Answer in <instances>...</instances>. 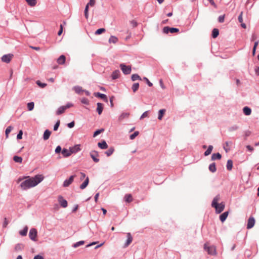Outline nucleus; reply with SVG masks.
I'll use <instances>...</instances> for the list:
<instances>
[{
    "label": "nucleus",
    "instance_id": "1",
    "mask_svg": "<svg viewBox=\"0 0 259 259\" xmlns=\"http://www.w3.org/2000/svg\"><path fill=\"white\" fill-rule=\"evenodd\" d=\"M26 178L25 177V178ZM27 178V180L22 182L20 184V187L23 190H26L36 186L44 179V176L41 175H37L33 177L29 178L28 177Z\"/></svg>",
    "mask_w": 259,
    "mask_h": 259
},
{
    "label": "nucleus",
    "instance_id": "2",
    "mask_svg": "<svg viewBox=\"0 0 259 259\" xmlns=\"http://www.w3.org/2000/svg\"><path fill=\"white\" fill-rule=\"evenodd\" d=\"M220 199V195H217L213 199L211 206L215 208V211L217 213H220L222 212L225 208V204L223 202L218 203V202Z\"/></svg>",
    "mask_w": 259,
    "mask_h": 259
},
{
    "label": "nucleus",
    "instance_id": "3",
    "mask_svg": "<svg viewBox=\"0 0 259 259\" xmlns=\"http://www.w3.org/2000/svg\"><path fill=\"white\" fill-rule=\"evenodd\" d=\"M120 67L123 73L125 75L130 74L132 71L131 67L130 66H126L124 64H121L120 65Z\"/></svg>",
    "mask_w": 259,
    "mask_h": 259
},
{
    "label": "nucleus",
    "instance_id": "4",
    "mask_svg": "<svg viewBox=\"0 0 259 259\" xmlns=\"http://www.w3.org/2000/svg\"><path fill=\"white\" fill-rule=\"evenodd\" d=\"M37 235V232L36 229L32 228L29 232V237L30 239L34 241H36V238Z\"/></svg>",
    "mask_w": 259,
    "mask_h": 259
},
{
    "label": "nucleus",
    "instance_id": "5",
    "mask_svg": "<svg viewBox=\"0 0 259 259\" xmlns=\"http://www.w3.org/2000/svg\"><path fill=\"white\" fill-rule=\"evenodd\" d=\"M204 248L209 254L214 255L216 254L215 248L214 246H207V245L205 244Z\"/></svg>",
    "mask_w": 259,
    "mask_h": 259
},
{
    "label": "nucleus",
    "instance_id": "6",
    "mask_svg": "<svg viewBox=\"0 0 259 259\" xmlns=\"http://www.w3.org/2000/svg\"><path fill=\"white\" fill-rule=\"evenodd\" d=\"M90 155L94 162H98L100 160L98 158V157L99 156V153L97 151L95 150H93L90 152Z\"/></svg>",
    "mask_w": 259,
    "mask_h": 259
},
{
    "label": "nucleus",
    "instance_id": "7",
    "mask_svg": "<svg viewBox=\"0 0 259 259\" xmlns=\"http://www.w3.org/2000/svg\"><path fill=\"white\" fill-rule=\"evenodd\" d=\"M58 200L61 207L66 208L67 206V201L62 196L60 195L58 196Z\"/></svg>",
    "mask_w": 259,
    "mask_h": 259
},
{
    "label": "nucleus",
    "instance_id": "8",
    "mask_svg": "<svg viewBox=\"0 0 259 259\" xmlns=\"http://www.w3.org/2000/svg\"><path fill=\"white\" fill-rule=\"evenodd\" d=\"M75 175L71 176L69 179L65 180L63 184V186L64 187H68L73 181L74 178H75Z\"/></svg>",
    "mask_w": 259,
    "mask_h": 259
},
{
    "label": "nucleus",
    "instance_id": "9",
    "mask_svg": "<svg viewBox=\"0 0 259 259\" xmlns=\"http://www.w3.org/2000/svg\"><path fill=\"white\" fill-rule=\"evenodd\" d=\"M13 55L12 54L4 55L2 57V61L5 63H9L11 60Z\"/></svg>",
    "mask_w": 259,
    "mask_h": 259
},
{
    "label": "nucleus",
    "instance_id": "10",
    "mask_svg": "<svg viewBox=\"0 0 259 259\" xmlns=\"http://www.w3.org/2000/svg\"><path fill=\"white\" fill-rule=\"evenodd\" d=\"M255 224V219L253 217H250L247 222L246 228L247 229L252 228Z\"/></svg>",
    "mask_w": 259,
    "mask_h": 259
},
{
    "label": "nucleus",
    "instance_id": "11",
    "mask_svg": "<svg viewBox=\"0 0 259 259\" xmlns=\"http://www.w3.org/2000/svg\"><path fill=\"white\" fill-rule=\"evenodd\" d=\"M126 236L127 240L123 245L124 248L127 247L133 241V237L132 236L131 234L130 233H127Z\"/></svg>",
    "mask_w": 259,
    "mask_h": 259
},
{
    "label": "nucleus",
    "instance_id": "12",
    "mask_svg": "<svg viewBox=\"0 0 259 259\" xmlns=\"http://www.w3.org/2000/svg\"><path fill=\"white\" fill-rule=\"evenodd\" d=\"M80 145L77 144V145H74V146L69 147L71 153V154L72 153H76L79 152V151H80L81 149H80Z\"/></svg>",
    "mask_w": 259,
    "mask_h": 259
},
{
    "label": "nucleus",
    "instance_id": "13",
    "mask_svg": "<svg viewBox=\"0 0 259 259\" xmlns=\"http://www.w3.org/2000/svg\"><path fill=\"white\" fill-rule=\"evenodd\" d=\"M94 95L96 97L100 98L102 99H103L104 101H105L106 102H108V98L106 95H105L104 94L100 93L99 92L94 93Z\"/></svg>",
    "mask_w": 259,
    "mask_h": 259
},
{
    "label": "nucleus",
    "instance_id": "14",
    "mask_svg": "<svg viewBox=\"0 0 259 259\" xmlns=\"http://www.w3.org/2000/svg\"><path fill=\"white\" fill-rule=\"evenodd\" d=\"M89 183V177H87L85 178L84 181L82 183V184H81L80 185V187H79L80 189L81 190L85 189L88 185Z\"/></svg>",
    "mask_w": 259,
    "mask_h": 259
},
{
    "label": "nucleus",
    "instance_id": "15",
    "mask_svg": "<svg viewBox=\"0 0 259 259\" xmlns=\"http://www.w3.org/2000/svg\"><path fill=\"white\" fill-rule=\"evenodd\" d=\"M61 152L63 156L65 157H69L71 154L70 149L68 150L67 149L64 148L62 150Z\"/></svg>",
    "mask_w": 259,
    "mask_h": 259
},
{
    "label": "nucleus",
    "instance_id": "16",
    "mask_svg": "<svg viewBox=\"0 0 259 259\" xmlns=\"http://www.w3.org/2000/svg\"><path fill=\"white\" fill-rule=\"evenodd\" d=\"M66 61V57L64 55H61L57 59V62L59 64H64Z\"/></svg>",
    "mask_w": 259,
    "mask_h": 259
},
{
    "label": "nucleus",
    "instance_id": "17",
    "mask_svg": "<svg viewBox=\"0 0 259 259\" xmlns=\"http://www.w3.org/2000/svg\"><path fill=\"white\" fill-rule=\"evenodd\" d=\"M120 71L119 70H116L112 72L111 77L113 79H116L119 78L120 76Z\"/></svg>",
    "mask_w": 259,
    "mask_h": 259
},
{
    "label": "nucleus",
    "instance_id": "18",
    "mask_svg": "<svg viewBox=\"0 0 259 259\" xmlns=\"http://www.w3.org/2000/svg\"><path fill=\"white\" fill-rule=\"evenodd\" d=\"M98 146L101 149H106L108 148V145L105 141H103L102 142L98 143Z\"/></svg>",
    "mask_w": 259,
    "mask_h": 259
},
{
    "label": "nucleus",
    "instance_id": "19",
    "mask_svg": "<svg viewBox=\"0 0 259 259\" xmlns=\"http://www.w3.org/2000/svg\"><path fill=\"white\" fill-rule=\"evenodd\" d=\"M97 111L99 115H101L102 113L103 110V104L101 103H98L97 104Z\"/></svg>",
    "mask_w": 259,
    "mask_h": 259
},
{
    "label": "nucleus",
    "instance_id": "20",
    "mask_svg": "<svg viewBox=\"0 0 259 259\" xmlns=\"http://www.w3.org/2000/svg\"><path fill=\"white\" fill-rule=\"evenodd\" d=\"M229 214L228 211H225L220 215V219L221 222H224L227 219Z\"/></svg>",
    "mask_w": 259,
    "mask_h": 259
},
{
    "label": "nucleus",
    "instance_id": "21",
    "mask_svg": "<svg viewBox=\"0 0 259 259\" xmlns=\"http://www.w3.org/2000/svg\"><path fill=\"white\" fill-rule=\"evenodd\" d=\"M243 113L246 115H249L251 113V109L245 106L243 108Z\"/></svg>",
    "mask_w": 259,
    "mask_h": 259
},
{
    "label": "nucleus",
    "instance_id": "22",
    "mask_svg": "<svg viewBox=\"0 0 259 259\" xmlns=\"http://www.w3.org/2000/svg\"><path fill=\"white\" fill-rule=\"evenodd\" d=\"M51 134V132L49 130H46L44 133V135H43L44 140H48Z\"/></svg>",
    "mask_w": 259,
    "mask_h": 259
},
{
    "label": "nucleus",
    "instance_id": "23",
    "mask_svg": "<svg viewBox=\"0 0 259 259\" xmlns=\"http://www.w3.org/2000/svg\"><path fill=\"white\" fill-rule=\"evenodd\" d=\"M130 115V113L127 112L122 113L119 116L118 119L119 121H122L123 119L128 118Z\"/></svg>",
    "mask_w": 259,
    "mask_h": 259
},
{
    "label": "nucleus",
    "instance_id": "24",
    "mask_svg": "<svg viewBox=\"0 0 259 259\" xmlns=\"http://www.w3.org/2000/svg\"><path fill=\"white\" fill-rule=\"evenodd\" d=\"M222 157L220 153H213L211 155V160H215L216 159H220Z\"/></svg>",
    "mask_w": 259,
    "mask_h": 259
},
{
    "label": "nucleus",
    "instance_id": "25",
    "mask_svg": "<svg viewBox=\"0 0 259 259\" xmlns=\"http://www.w3.org/2000/svg\"><path fill=\"white\" fill-rule=\"evenodd\" d=\"M208 169L211 172H215L217 170V168H216L215 163L213 162V163H211L210 164H209Z\"/></svg>",
    "mask_w": 259,
    "mask_h": 259
},
{
    "label": "nucleus",
    "instance_id": "26",
    "mask_svg": "<svg viewBox=\"0 0 259 259\" xmlns=\"http://www.w3.org/2000/svg\"><path fill=\"white\" fill-rule=\"evenodd\" d=\"M65 108L64 106H60L58 110L56 111V114L57 115H60L64 113V112L65 111Z\"/></svg>",
    "mask_w": 259,
    "mask_h": 259
},
{
    "label": "nucleus",
    "instance_id": "27",
    "mask_svg": "<svg viewBox=\"0 0 259 259\" xmlns=\"http://www.w3.org/2000/svg\"><path fill=\"white\" fill-rule=\"evenodd\" d=\"M124 200L126 202L130 203L133 201V198L131 194H126L124 196Z\"/></svg>",
    "mask_w": 259,
    "mask_h": 259
},
{
    "label": "nucleus",
    "instance_id": "28",
    "mask_svg": "<svg viewBox=\"0 0 259 259\" xmlns=\"http://www.w3.org/2000/svg\"><path fill=\"white\" fill-rule=\"evenodd\" d=\"M118 41V38L117 37L115 36H111V37L109 38V43H113V44H115Z\"/></svg>",
    "mask_w": 259,
    "mask_h": 259
},
{
    "label": "nucleus",
    "instance_id": "29",
    "mask_svg": "<svg viewBox=\"0 0 259 259\" xmlns=\"http://www.w3.org/2000/svg\"><path fill=\"white\" fill-rule=\"evenodd\" d=\"M227 169L229 170H231L233 167V161L231 160H228L227 162Z\"/></svg>",
    "mask_w": 259,
    "mask_h": 259
},
{
    "label": "nucleus",
    "instance_id": "30",
    "mask_svg": "<svg viewBox=\"0 0 259 259\" xmlns=\"http://www.w3.org/2000/svg\"><path fill=\"white\" fill-rule=\"evenodd\" d=\"M219 34V29L217 28H214L212 31V36L213 38H216Z\"/></svg>",
    "mask_w": 259,
    "mask_h": 259
},
{
    "label": "nucleus",
    "instance_id": "31",
    "mask_svg": "<svg viewBox=\"0 0 259 259\" xmlns=\"http://www.w3.org/2000/svg\"><path fill=\"white\" fill-rule=\"evenodd\" d=\"M27 231L28 227L27 226H25L22 230H21L19 232V234L22 236H25L27 235Z\"/></svg>",
    "mask_w": 259,
    "mask_h": 259
},
{
    "label": "nucleus",
    "instance_id": "32",
    "mask_svg": "<svg viewBox=\"0 0 259 259\" xmlns=\"http://www.w3.org/2000/svg\"><path fill=\"white\" fill-rule=\"evenodd\" d=\"M28 5L31 7H34L36 5V0H25Z\"/></svg>",
    "mask_w": 259,
    "mask_h": 259
},
{
    "label": "nucleus",
    "instance_id": "33",
    "mask_svg": "<svg viewBox=\"0 0 259 259\" xmlns=\"http://www.w3.org/2000/svg\"><path fill=\"white\" fill-rule=\"evenodd\" d=\"M212 149H213V146L212 145H209L207 149L205 151L204 155L208 156V155H209L211 153V152L212 150Z\"/></svg>",
    "mask_w": 259,
    "mask_h": 259
},
{
    "label": "nucleus",
    "instance_id": "34",
    "mask_svg": "<svg viewBox=\"0 0 259 259\" xmlns=\"http://www.w3.org/2000/svg\"><path fill=\"white\" fill-rule=\"evenodd\" d=\"M114 151V148L113 147H110V148L105 152V154L107 156L111 155Z\"/></svg>",
    "mask_w": 259,
    "mask_h": 259
},
{
    "label": "nucleus",
    "instance_id": "35",
    "mask_svg": "<svg viewBox=\"0 0 259 259\" xmlns=\"http://www.w3.org/2000/svg\"><path fill=\"white\" fill-rule=\"evenodd\" d=\"M24 248L23 244L21 243H18L15 245V250L16 251L21 250Z\"/></svg>",
    "mask_w": 259,
    "mask_h": 259
},
{
    "label": "nucleus",
    "instance_id": "36",
    "mask_svg": "<svg viewBox=\"0 0 259 259\" xmlns=\"http://www.w3.org/2000/svg\"><path fill=\"white\" fill-rule=\"evenodd\" d=\"M73 89L75 91V93L78 94H79L81 92H83L82 88L79 86H75L73 88Z\"/></svg>",
    "mask_w": 259,
    "mask_h": 259
},
{
    "label": "nucleus",
    "instance_id": "37",
    "mask_svg": "<svg viewBox=\"0 0 259 259\" xmlns=\"http://www.w3.org/2000/svg\"><path fill=\"white\" fill-rule=\"evenodd\" d=\"M232 142L231 141H226L225 142L226 146L224 147V149L226 152H228L230 150V148L229 147V145H231Z\"/></svg>",
    "mask_w": 259,
    "mask_h": 259
},
{
    "label": "nucleus",
    "instance_id": "38",
    "mask_svg": "<svg viewBox=\"0 0 259 259\" xmlns=\"http://www.w3.org/2000/svg\"><path fill=\"white\" fill-rule=\"evenodd\" d=\"M13 160L16 162L21 163H22L23 159L21 157L18 156H14L13 157Z\"/></svg>",
    "mask_w": 259,
    "mask_h": 259
},
{
    "label": "nucleus",
    "instance_id": "39",
    "mask_svg": "<svg viewBox=\"0 0 259 259\" xmlns=\"http://www.w3.org/2000/svg\"><path fill=\"white\" fill-rule=\"evenodd\" d=\"M165 109H161L158 112V119L159 120H161L163 116V114L164 113H165Z\"/></svg>",
    "mask_w": 259,
    "mask_h": 259
},
{
    "label": "nucleus",
    "instance_id": "40",
    "mask_svg": "<svg viewBox=\"0 0 259 259\" xmlns=\"http://www.w3.org/2000/svg\"><path fill=\"white\" fill-rule=\"evenodd\" d=\"M131 79L132 81H135L137 80H141L140 76L137 74H134L132 75Z\"/></svg>",
    "mask_w": 259,
    "mask_h": 259
},
{
    "label": "nucleus",
    "instance_id": "41",
    "mask_svg": "<svg viewBox=\"0 0 259 259\" xmlns=\"http://www.w3.org/2000/svg\"><path fill=\"white\" fill-rule=\"evenodd\" d=\"M34 106V104L33 102H29L27 104V109L29 111H32Z\"/></svg>",
    "mask_w": 259,
    "mask_h": 259
},
{
    "label": "nucleus",
    "instance_id": "42",
    "mask_svg": "<svg viewBox=\"0 0 259 259\" xmlns=\"http://www.w3.org/2000/svg\"><path fill=\"white\" fill-rule=\"evenodd\" d=\"M139 87V83H134L132 85V89L134 92H136L138 90Z\"/></svg>",
    "mask_w": 259,
    "mask_h": 259
},
{
    "label": "nucleus",
    "instance_id": "43",
    "mask_svg": "<svg viewBox=\"0 0 259 259\" xmlns=\"http://www.w3.org/2000/svg\"><path fill=\"white\" fill-rule=\"evenodd\" d=\"M239 128V126L237 125H233L231 126H230L228 130L229 132H233L237 130Z\"/></svg>",
    "mask_w": 259,
    "mask_h": 259
},
{
    "label": "nucleus",
    "instance_id": "44",
    "mask_svg": "<svg viewBox=\"0 0 259 259\" xmlns=\"http://www.w3.org/2000/svg\"><path fill=\"white\" fill-rule=\"evenodd\" d=\"M105 31H106V29L105 28H100V29H97L95 31V34L96 35H99V34H101V33L105 32Z\"/></svg>",
    "mask_w": 259,
    "mask_h": 259
},
{
    "label": "nucleus",
    "instance_id": "45",
    "mask_svg": "<svg viewBox=\"0 0 259 259\" xmlns=\"http://www.w3.org/2000/svg\"><path fill=\"white\" fill-rule=\"evenodd\" d=\"M13 129V127L12 126H9L6 130L5 134L7 138L8 137L9 133L11 132Z\"/></svg>",
    "mask_w": 259,
    "mask_h": 259
},
{
    "label": "nucleus",
    "instance_id": "46",
    "mask_svg": "<svg viewBox=\"0 0 259 259\" xmlns=\"http://www.w3.org/2000/svg\"><path fill=\"white\" fill-rule=\"evenodd\" d=\"M84 241H79L78 242H76L73 245V247L74 248L78 247V246L82 245L84 244Z\"/></svg>",
    "mask_w": 259,
    "mask_h": 259
},
{
    "label": "nucleus",
    "instance_id": "47",
    "mask_svg": "<svg viewBox=\"0 0 259 259\" xmlns=\"http://www.w3.org/2000/svg\"><path fill=\"white\" fill-rule=\"evenodd\" d=\"M139 132L138 131L135 132L133 134L131 135L130 138L131 140H134L138 135Z\"/></svg>",
    "mask_w": 259,
    "mask_h": 259
},
{
    "label": "nucleus",
    "instance_id": "48",
    "mask_svg": "<svg viewBox=\"0 0 259 259\" xmlns=\"http://www.w3.org/2000/svg\"><path fill=\"white\" fill-rule=\"evenodd\" d=\"M104 131V130L103 128H102L100 130H98L96 131L93 134V137H95L97 136L99 134H100L101 133H102Z\"/></svg>",
    "mask_w": 259,
    "mask_h": 259
},
{
    "label": "nucleus",
    "instance_id": "49",
    "mask_svg": "<svg viewBox=\"0 0 259 259\" xmlns=\"http://www.w3.org/2000/svg\"><path fill=\"white\" fill-rule=\"evenodd\" d=\"M36 84L40 87L44 88L46 87L47 84L45 83L41 82L39 80H37L36 81Z\"/></svg>",
    "mask_w": 259,
    "mask_h": 259
},
{
    "label": "nucleus",
    "instance_id": "50",
    "mask_svg": "<svg viewBox=\"0 0 259 259\" xmlns=\"http://www.w3.org/2000/svg\"><path fill=\"white\" fill-rule=\"evenodd\" d=\"M169 32L172 33L179 32V29L178 28H175V27H171V28L169 27Z\"/></svg>",
    "mask_w": 259,
    "mask_h": 259
},
{
    "label": "nucleus",
    "instance_id": "51",
    "mask_svg": "<svg viewBox=\"0 0 259 259\" xmlns=\"http://www.w3.org/2000/svg\"><path fill=\"white\" fill-rule=\"evenodd\" d=\"M60 121L59 120H58L54 126V129H53L54 131H56L58 129V127L60 125Z\"/></svg>",
    "mask_w": 259,
    "mask_h": 259
},
{
    "label": "nucleus",
    "instance_id": "52",
    "mask_svg": "<svg viewBox=\"0 0 259 259\" xmlns=\"http://www.w3.org/2000/svg\"><path fill=\"white\" fill-rule=\"evenodd\" d=\"M81 102L82 104L88 105L89 104V100L87 98H83L81 100Z\"/></svg>",
    "mask_w": 259,
    "mask_h": 259
},
{
    "label": "nucleus",
    "instance_id": "53",
    "mask_svg": "<svg viewBox=\"0 0 259 259\" xmlns=\"http://www.w3.org/2000/svg\"><path fill=\"white\" fill-rule=\"evenodd\" d=\"M225 20V15H221L218 18V21L220 23H223Z\"/></svg>",
    "mask_w": 259,
    "mask_h": 259
},
{
    "label": "nucleus",
    "instance_id": "54",
    "mask_svg": "<svg viewBox=\"0 0 259 259\" xmlns=\"http://www.w3.org/2000/svg\"><path fill=\"white\" fill-rule=\"evenodd\" d=\"M148 112L149 111H146L145 112H144L142 114V115L140 117V119H143L145 117H148Z\"/></svg>",
    "mask_w": 259,
    "mask_h": 259
},
{
    "label": "nucleus",
    "instance_id": "55",
    "mask_svg": "<svg viewBox=\"0 0 259 259\" xmlns=\"http://www.w3.org/2000/svg\"><path fill=\"white\" fill-rule=\"evenodd\" d=\"M242 16H243V12H241L238 18V21L240 23H242L243 22Z\"/></svg>",
    "mask_w": 259,
    "mask_h": 259
},
{
    "label": "nucleus",
    "instance_id": "56",
    "mask_svg": "<svg viewBox=\"0 0 259 259\" xmlns=\"http://www.w3.org/2000/svg\"><path fill=\"white\" fill-rule=\"evenodd\" d=\"M144 79L146 80V81L147 82V84H148V85L149 87H152L153 85L152 83L151 82L147 77H144Z\"/></svg>",
    "mask_w": 259,
    "mask_h": 259
},
{
    "label": "nucleus",
    "instance_id": "57",
    "mask_svg": "<svg viewBox=\"0 0 259 259\" xmlns=\"http://www.w3.org/2000/svg\"><path fill=\"white\" fill-rule=\"evenodd\" d=\"M169 27L168 26H165L163 28V32L164 33H168L169 32Z\"/></svg>",
    "mask_w": 259,
    "mask_h": 259
},
{
    "label": "nucleus",
    "instance_id": "58",
    "mask_svg": "<svg viewBox=\"0 0 259 259\" xmlns=\"http://www.w3.org/2000/svg\"><path fill=\"white\" fill-rule=\"evenodd\" d=\"M22 134H23L22 131H20L19 132V133L17 134V139H18V140L21 139L22 138Z\"/></svg>",
    "mask_w": 259,
    "mask_h": 259
},
{
    "label": "nucleus",
    "instance_id": "59",
    "mask_svg": "<svg viewBox=\"0 0 259 259\" xmlns=\"http://www.w3.org/2000/svg\"><path fill=\"white\" fill-rule=\"evenodd\" d=\"M8 224H9V222L7 221V218H5L4 222L3 224V227L4 228H6Z\"/></svg>",
    "mask_w": 259,
    "mask_h": 259
},
{
    "label": "nucleus",
    "instance_id": "60",
    "mask_svg": "<svg viewBox=\"0 0 259 259\" xmlns=\"http://www.w3.org/2000/svg\"><path fill=\"white\" fill-rule=\"evenodd\" d=\"M95 0H90L89 3H88L87 4L90 6H94L95 4Z\"/></svg>",
    "mask_w": 259,
    "mask_h": 259
},
{
    "label": "nucleus",
    "instance_id": "61",
    "mask_svg": "<svg viewBox=\"0 0 259 259\" xmlns=\"http://www.w3.org/2000/svg\"><path fill=\"white\" fill-rule=\"evenodd\" d=\"M61 151L62 152V149H61V146H58L55 149V152L56 153H60Z\"/></svg>",
    "mask_w": 259,
    "mask_h": 259
},
{
    "label": "nucleus",
    "instance_id": "62",
    "mask_svg": "<svg viewBox=\"0 0 259 259\" xmlns=\"http://www.w3.org/2000/svg\"><path fill=\"white\" fill-rule=\"evenodd\" d=\"M67 126L69 128H72L74 126V122L72 121L69 123H68Z\"/></svg>",
    "mask_w": 259,
    "mask_h": 259
},
{
    "label": "nucleus",
    "instance_id": "63",
    "mask_svg": "<svg viewBox=\"0 0 259 259\" xmlns=\"http://www.w3.org/2000/svg\"><path fill=\"white\" fill-rule=\"evenodd\" d=\"M65 108V109L69 108L72 106H73V104L71 103H68L65 106H64Z\"/></svg>",
    "mask_w": 259,
    "mask_h": 259
},
{
    "label": "nucleus",
    "instance_id": "64",
    "mask_svg": "<svg viewBox=\"0 0 259 259\" xmlns=\"http://www.w3.org/2000/svg\"><path fill=\"white\" fill-rule=\"evenodd\" d=\"M33 259H45L44 257L40 255H35Z\"/></svg>",
    "mask_w": 259,
    "mask_h": 259
}]
</instances>
